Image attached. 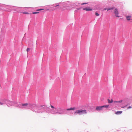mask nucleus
Wrapping results in <instances>:
<instances>
[{
    "instance_id": "nucleus-15",
    "label": "nucleus",
    "mask_w": 132,
    "mask_h": 132,
    "mask_svg": "<svg viewBox=\"0 0 132 132\" xmlns=\"http://www.w3.org/2000/svg\"><path fill=\"white\" fill-rule=\"evenodd\" d=\"M39 13V12H32V13L33 14H36L38 13Z\"/></svg>"
},
{
    "instance_id": "nucleus-7",
    "label": "nucleus",
    "mask_w": 132,
    "mask_h": 132,
    "mask_svg": "<svg viewBox=\"0 0 132 132\" xmlns=\"http://www.w3.org/2000/svg\"><path fill=\"white\" fill-rule=\"evenodd\" d=\"M126 19H127V20H130V19L131 18V16H129V15H127L126 16Z\"/></svg>"
},
{
    "instance_id": "nucleus-4",
    "label": "nucleus",
    "mask_w": 132,
    "mask_h": 132,
    "mask_svg": "<svg viewBox=\"0 0 132 132\" xmlns=\"http://www.w3.org/2000/svg\"><path fill=\"white\" fill-rule=\"evenodd\" d=\"M83 10L87 11H91L92 10V9L89 7H87L84 8Z\"/></svg>"
},
{
    "instance_id": "nucleus-25",
    "label": "nucleus",
    "mask_w": 132,
    "mask_h": 132,
    "mask_svg": "<svg viewBox=\"0 0 132 132\" xmlns=\"http://www.w3.org/2000/svg\"><path fill=\"white\" fill-rule=\"evenodd\" d=\"M59 6V5H57L56 6H55V7H56V6Z\"/></svg>"
},
{
    "instance_id": "nucleus-9",
    "label": "nucleus",
    "mask_w": 132,
    "mask_h": 132,
    "mask_svg": "<svg viewBox=\"0 0 132 132\" xmlns=\"http://www.w3.org/2000/svg\"><path fill=\"white\" fill-rule=\"evenodd\" d=\"M75 109V108H70L69 109H67V110H74Z\"/></svg>"
},
{
    "instance_id": "nucleus-11",
    "label": "nucleus",
    "mask_w": 132,
    "mask_h": 132,
    "mask_svg": "<svg viewBox=\"0 0 132 132\" xmlns=\"http://www.w3.org/2000/svg\"><path fill=\"white\" fill-rule=\"evenodd\" d=\"M114 8V7H112L108 8L107 9V11H108L110 10H113Z\"/></svg>"
},
{
    "instance_id": "nucleus-14",
    "label": "nucleus",
    "mask_w": 132,
    "mask_h": 132,
    "mask_svg": "<svg viewBox=\"0 0 132 132\" xmlns=\"http://www.w3.org/2000/svg\"><path fill=\"white\" fill-rule=\"evenodd\" d=\"M95 15L96 16H98L100 15L99 14H98V13H97V12H95Z\"/></svg>"
},
{
    "instance_id": "nucleus-13",
    "label": "nucleus",
    "mask_w": 132,
    "mask_h": 132,
    "mask_svg": "<svg viewBox=\"0 0 132 132\" xmlns=\"http://www.w3.org/2000/svg\"><path fill=\"white\" fill-rule=\"evenodd\" d=\"M28 105V103H25V104H22V106H27Z\"/></svg>"
},
{
    "instance_id": "nucleus-18",
    "label": "nucleus",
    "mask_w": 132,
    "mask_h": 132,
    "mask_svg": "<svg viewBox=\"0 0 132 132\" xmlns=\"http://www.w3.org/2000/svg\"><path fill=\"white\" fill-rule=\"evenodd\" d=\"M24 14H28L29 13L28 12H23V13Z\"/></svg>"
},
{
    "instance_id": "nucleus-24",
    "label": "nucleus",
    "mask_w": 132,
    "mask_h": 132,
    "mask_svg": "<svg viewBox=\"0 0 132 132\" xmlns=\"http://www.w3.org/2000/svg\"><path fill=\"white\" fill-rule=\"evenodd\" d=\"M114 102L118 103V101H115Z\"/></svg>"
},
{
    "instance_id": "nucleus-12",
    "label": "nucleus",
    "mask_w": 132,
    "mask_h": 132,
    "mask_svg": "<svg viewBox=\"0 0 132 132\" xmlns=\"http://www.w3.org/2000/svg\"><path fill=\"white\" fill-rule=\"evenodd\" d=\"M103 108H107L108 107L109 105H103L102 106Z\"/></svg>"
},
{
    "instance_id": "nucleus-6",
    "label": "nucleus",
    "mask_w": 132,
    "mask_h": 132,
    "mask_svg": "<svg viewBox=\"0 0 132 132\" xmlns=\"http://www.w3.org/2000/svg\"><path fill=\"white\" fill-rule=\"evenodd\" d=\"M29 106L31 108H32L34 107H35L36 106V105L35 104H29Z\"/></svg>"
},
{
    "instance_id": "nucleus-16",
    "label": "nucleus",
    "mask_w": 132,
    "mask_h": 132,
    "mask_svg": "<svg viewBox=\"0 0 132 132\" xmlns=\"http://www.w3.org/2000/svg\"><path fill=\"white\" fill-rule=\"evenodd\" d=\"M30 50V49L29 48H28L27 49V51L28 52Z\"/></svg>"
},
{
    "instance_id": "nucleus-20",
    "label": "nucleus",
    "mask_w": 132,
    "mask_h": 132,
    "mask_svg": "<svg viewBox=\"0 0 132 132\" xmlns=\"http://www.w3.org/2000/svg\"><path fill=\"white\" fill-rule=\"evenodd\" d=\"M51 106L52 108H54V107L52 105H51Z\"/></svg>"
},
{
    "instance_id": "nucleus-23",
    "label": "nucleus",
    "mask_w": 132,
    "mask_h": 132,
    "mask_svg": "<svg viewBox=\"0 0 132 132\" xmlns=\"http://www.w3.org/2000/svg\"><path fill=\"white\" fill-rule=\"evenodd\" d=\"M87 4V3H82V4H81L82 5H84V4Z\"/></svg>"
},
{
    "instance_id": "nucleus-1",
    "label": "nucleus",
    "mask_w": 132,
    "mask_h": 132,
    "mask_svg": "<svg viewBox=\"0 0 132 132\" xmlns=\"http://www.w3.org/2000/svg\"><path fill=\"white\" fill-rule=\"evenodd\" d=\"M86 110H77L75 111L74 113V114L75 115L78 114L79 115H80L82 114H86Z\"/></svg>"
},
{
    "instance_id": "nucleus-5",
    "label": "nucleus",
    "mask_w": 132,
    "mask_h": 132,
    "mask_svg": "<svg viewBox=\"0 0 132 132\" xmlns=\"http://www.w3.org/2000/svg\"><path fill=\"white\" fill-rule=\"evenodd\" d=\"M102 108L103 107L102 106H97L96 108V110L98 111L101 110H102Z\"/></svg>"
},
{
    "instance_id": "nucleus-8",
    "label": "nucleus",
    "mask_w": 132,
    "mask_h": 132,
    "mask_svg": "<svg viewBox=\"0 0 132 132\" xmlns=\"http://www.w3.org/2000/svg\"><path fill=\"white\" fill-rule=\"evenodd\" d=\"M108 102L109 103H111L113 102V100L112 99H111V100L109 99L108 100Z\"/></svg>"
},
{
    "instance_id": "nucleus-2",
    "label": "nucleus",
    "mask_w": 132,
    "mask_h": 132,
    "mask_svg": "<svg viewBox=\"0 0 132 132\" xmlns=\"http://www.w3.org/2000/svg\"><path fill=\"white\" fill-rule=\"evenodd\" d=\"M114 14L115 16L119 18V16L118 15V11L117 9H115L114 10Z\"/></svg>"
},
{
    "instance_id": "nucleus-10",
    "label": "nucleus",
    "mask_w": 132,
    "mask_h": 132,
    "mask_svg": "<svg viewBox=\"0 0 132 132\" xmlns=\"http://www.w3.org/2000/svg\"><path fill=\"white\" fill-rule=\"evenodd\" d=\"M122 111H118L117 112L115 113V114H120L122 113Z\"/></svg>"
},
{
    "instance_id": "nucleus-17",
    "label": "nucleus",
    "mask_w": 132,
    "mask_h": 132,
    "mask_svg": "<svg viewBox=\"0 0 132 132\" xmlns=\"http://www.w3.org/2000/svg\"><path fill=\"white\" fill-rule=\"evenodd\" d=\"M44 10L43 9H39L37 10V11H40V10Z\"/></svg>"
},
{
    "instance_id": "nucleus-3",
    "label": "nucleus",
    "mask_w": 132,
    "mask_h": 132,
    "mask_svg": "<svg viewBox=\"0 0 132 132\" xmlns=\"http://www.w3.org/2000/svg\"><path fill=\"white\" fill-rule=\"evenodd\" d=\"M56 109V111L57 112V113L60 114H62V113L61 111H62L63 110L61 108L58 107Z\"/></svg>"
},
{
    "instance_id": "nucleus-19",
    "label": "nucleus",
    "mask_w": 132,
    "mask_h": 132,
    "mask_svg": "<svg viewBox=\"0 0 132 132\" xmlns=\"http://www.w3.org/2000/svg\"><path fill=\"white\" fill-rule=\"evenodd\" d=\"M122 102V100H120V101H118V102L121 103Z\"/></svg>"
},
{
    "instance_id": "nucleus-21",
    "label": "nucleus",
    "mask_w": 132,
    "mask_h": 132,
    "mask_svg": "<svg viewBox=\"0 0 132 132\" xmlns=\"http://www.w3.org/2000/svg\"><path fill=\"white\" fill-rule=\"evenodd\" d=\"M131 108V107L129 106L128 107V109H130Z\"/></svg>"
},
{
    "instance_id": "nucleus-22",
    "label": "nucleus",
    "mask_w": 132,
    "mask_h": 132,
    "mask_svg": "<svg viewBox=\"0 0 132 132\" xmlns=\"http://www.w3.org/2000/svg\"><path fill=\"white\" fill-rule=\"evenodd\" d=\"M107 9H106V8H104V9H103V10H107Z\"/></svg>"
}]
</instances>
